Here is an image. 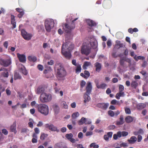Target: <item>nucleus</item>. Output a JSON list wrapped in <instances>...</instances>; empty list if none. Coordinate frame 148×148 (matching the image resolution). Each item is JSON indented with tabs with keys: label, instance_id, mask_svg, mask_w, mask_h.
<instances>
[{
	"label": "nucleus",
	"instance_id": "nucleus-1",
	"mask_svg": "<svg viewBox=\"0 0 148 148\" xmlns=\"http://www.w3.org/2000/svg\"><path fill=\"white\" fill-rule=\"evenodd\" d=\"M56 75L57 77H63L66 75V71L63 66L60 63H58L55 65Z\"/></svg>",
	"mask_w": 148,
	"mask_h": 148
},
{
	"label": "nucleus",
	"instance_id": "nucleus-2",
	"mask_svg": "<svg viewBox=\"0 0 148 148\" xmlns=\"http://www.w3.org/2000/svg\"><path fill=\"white\" fill-rule=\"evenodd\" d=\"M38 111L45 116H47L49 113V109L47 105L41 104L38 105L37 106Z\"/></svg>",
	"mask_w": 148,
	"mask_h": 148
},
{
	"label": "nucleus",
	"instance_id": "nucleus-3",
	"mask_svg": "<svg viewBox=\"0 0 148 148\" xmlns=\"http://www.w3.org/2000/svg\"><path fill=\"white\" fill-rule=\"evenodd\" d=\"M52 99L51 95L49 93H42L40 97V100L42 103H47L50 101Z\"/></svg>",
	"mask_w": 148,
	"mask_h": 148
},
{
	"label": "nucleus",
	"instance_id": "nucleus-4",
	"mask_svg": "<svg viewBox=\"0 0 148 148\" xmlns=\"http://www.w3.org/2000/svg\"><path fill=\"white\" fill-rule=\"evenodd\" d=\"M54 22L53 20H46L45 22V25L46 30L50 32L51 29L53 27Z\"/></svg>",
	"mask_w": 148,
	"mask_h": 148
},
{
	"label": "nucleus",
	"instance_id": "nucleus-5",
	"mask_svg": "<svg viewBox=\"0 0 148 148\" xmlns=\"http://www.w3.org/2000/svg\"><path fill=\"white\" fill-rule=\"evenodd\" d=\"M11 59L10 57L5 60L0 58V64L4 67H7L11 64Z\"/></svg>",
	"mask_w": 148,
	"mask_h": 148
},
{
	"label": "nucleus",
	"instance_id": "nucleus-6",
	"mask_svg": "<svg viewBox=\"0 0 148 148\" xmlns=\"http://www.w3.org/2000/svg\"><path fill=\"white\" fill-rule=\"evenodd\" d=\"M91 47L88 45H82L81 49V53L86 56L88 55L91 51Z\"/></svg>",
	"mask_w": 148,
	"mask_h": 148
},
{
	"label": "nucleus",
	"instance_id": "nucleus-7",
	"mask_svg": "<svg viewBox=\"0 0 148 148\" xmlns=\"http://www.w3.org/2000/svg\"><path fill=\"white\" fill-rule=\"evenodd\" d=\"M21 34L24 39L27 40H30L32 37V34L28 33L24 29L21 30Z\"/></svg>",
	"mask_w": 148,
	"mask_h": 148
},
{
	"label": "nucleus",
	"instance_id": "nucleus-8",
	"mask_svg": "<svg viewBox=\"0 0 148 148\" xmlns=\"http://www.w3.org/2000/svg\"><path fill=\"white\" fill-rule=\"evenodd\" d=\"M64 48V44H63L62 46L61 52L66 59L69 60L71 58V55L70 51L68 52Z\"/></svg>",
	"mask_w": 148,
	"mask_h": 148
},
{
	"label": "nucleus",
	"instance_id": "nucleus-9",
	"mask_svg": "<svg viewBox=\"0 0 148 148\" xmlns=\"http://www.w3.org/2000/svg\"><path fill=\"white\" fill-rule=\"evenodd\" d=\"M125 62L129 63V65H130L131 64V60L126 57H123L120 59L119 63L120 65L123 67L125 66Z\"/></svg>",
	"mask_w": 148,
	"mask_h": 148
},
{
	"label": "nucleus",
	"instance_id": "nucleus-10",
	"mask_svg": "<svg viewBox=\"0 0 148 148\" xmlns=\"http://www.w3.org/2000/svg\"><path fill=\"white\" fill-rule=\"evenodd\" d=\"M0 74L1 77L4 78H8L9 74L8 69L2 67L0 69Z\"/></svg>",
	"mask_w": 148,
	"mask_h": 148
},
{
	"label": "nucleus",
	"instance_id": "nucleus-11",
	"mask_svg": "<svg viewBox=\"0 0 148 148\" xmlns=\"http://www.w3.org/2000/svg\"><path fill=\"white\" fill-rule=\"evenodd\" d=\"M45 127L47 128H48L49 130L53 132H59V130L58 129L56 126H54L53 124H49L48 123L46 124L45 125Z\"/></svg>",
	"mask_w": 148,
	"mask_h": 148
},
{
	"label": "nucleus",
	"instance_id": "nucleus-12",
	"mask_svg": "<svg viewBox=\"0 0 148 148\" xmlns=\"http://www.w3.org/2000/svg\"><path fill=\"white\" fill-rule=\"evenodd\" d=\"M64 48L66 49V50H68L70 51L73 50L74 47L73 44L69 41L66 42V43H64Z\"/></svg>",
	"mask_w": 148,
	"mask_h": 148
},
{
	"label": "nucleus",
	"instance_id": "nucleus-13",
	"mask_svg": "<svg viewBox=\"0 0 148 148\" xmlns=\"http://www.w3.org/2000/svg\"><path fill=\"white\" fill-rule=\"evenodd\" d=\"M77 19V18H75L74 20L72 21V23L70 25H68L66 23H65L64 24V27L65 28L68 30V31H67V32H68L70 30H71L75 28V24L74 23Z\"/></svg>",
	"mask_w": 148,
	"mask_h": 148
},
{
	"label": "nucleus",
	"instance_id": "nucleus-14",
	"mask_svg": "<svg viewBox=\"0 0 148 148\" xmlns=\"http://www.w3.org/2000/svg\"><path fill=\"white\" fill-rule=\"evenodd\" d=\"M112 4L110 0H104L103 3V6L104 8H106L110 7Z\"/></svg>",
	"mask_w": 148,
	"mask_h": 148
},
{
	"label": "nucleus",
	"instance_id": "nucleus-15",
	"mask_svg": "<svg viewBox=\"0 0 148 148\" xmlns=\"http://www.w3.org/2000/svg\"><path fill=\"white\" fill-rule=\"evenodd\" d=\"M109 105L108 103H99L97 104V106L102 109L106 110Z\"/></svg>",
	"mask_w": 148,
	"mask_h": 148
},
{
	"label": "nucleus",
	"instance_id": "nucleus-16",
	"mask_svg": "<svg viewBox=\"0 0 148 148\" xmlns=\"http://www.w3.org/2000/svg\"><path fill=\"white\" fill-rule=\"evenodd\" d=\"M73 134L71 133L67 134L65 135V137L67 139L71 142L74 143L75 142V140L74 138H73Z\"/></svg>",
	"mask_w": 148,
	"mask_h": 148
},
{
	"label": "nucleus",
	"instance_id": "nucleus-17",
	"mask_svg": "<svg viewBox=\"0 0 148 148\" xmlns=\"http://www.w3.org/2000/svg\"><path fill=\"white\" fill-rule=\"evenodd\" d=\"M92 89V86L90 82H88L86 86V92L88 94H90Z\"/></svg>",
	"mask_w": 148,
	"mask_h": 148
},
{
	"label": "nucleus",
	"instance_id": "nucleus-18",
	"mask_svg": "<svg viewBox=\"0 0 148 148\" xmlns=\"http://www.w3.org/2000/svg\"><path fill=\"white\" fill-rule=\"evenodd\" d=\"M17 55L20 62L24 63L25 62L26 58L25 55L20 54L19 53H18Z\"/></svg>",
	"mask_w": 148,
	"mask_h": 148
},
{
	"label": "nucleus",
	"instance_id": "nucleus-19",
	"mask_svg": "<svg viewBox=\"0 0 148 148\" xmlns=\"http://www.w3.org/2000/svg\"><path fill=\"white\" fill-rule=\"evenodd\" d=\"M86 22L88 25L91 27H95L97 25V23L92 20L89 19H87Z\"/></svg>",
	"mask_w": 148,
	"mask_h": 148
},
{
	"label": "nucleus",
	"instance_id": "nucleus-20",
	"mask_svg": "<svg viewBox=\"0 0 148 148\" xmlns=\"http://www.w3.org/2000/svg\"><path fill=\"white\" fill-rule=\"evenodd\" d=\"M15 16L13 15H11V24L12 25L13 28H15L16 27V22L15 19Z\"/></svg>",
	"mask_w": 148,
	"mask_h": 148
},
{
	"label": "nucleus",
	"instance_id": "nucleus-21",
	"mask_svg": "<svg viewBox=\"0 0 148 148\" xmlns=\"http://www.w3.org/2000/svg\"><path fill=\"white\" fill-rule=\"evenodd\" d=\"M112 132H108L107 134H105L104 135L103 138L106 141H108L109 138L112 137Z\"/></svg>",
	"mask_w": 148,
	"mask_h": 148
},
{
	"label": "nucleus",
	"instance_id": "nucleus-22",
	"mask_svg": "<svg viewBox=\"0 0 148 148\" xmlns=\"http://www.w3.org/2000/svg\"><path fill=\"white\" fill-rule=\"evenodd\" d=\"M95 66L96 67V71L99 72L101 68V64L98 62H96L95 64Z\"/></svg>",
	"mask_w": 148,
	"mask_h": 148
},
{
	"label": "nucleus",
	"instance_id": "nucleus-23",
	"mask_svg": "<svg viewBox=\"0 0 148 148\" xmlns=\"http://www.w3.org/2000/svg\"><path fill=\"white\" fill-rule=\"evenodd\" d=\"M16 122H14L12 125L10 127V130L11 132H14V134H16L17 132L16 130Z\"/></svg>",
	"mask_w": 148,
	"mask_h": 148
},
{
	"label": "nucleus",
	"instance_id": "nucleus-24",
	"mask_svg": "<svg viewBox=\"0 0 148 148\" xmlns=\"http://www.w3.org/2000/svg\"><path fill=\"white\" fill-rule=\"evenodd\" d=\"M45 90L44 87L42 86H39L37 89L36 93L39 94L41 93H44V92Z\"/></svg>",
	"mask_w": 148,
	"mask_h": 148
},
{
	"label": "nucleus",
	"instance_id": "nucleus-25",
	"mask_svg": "<svg viewBox=\"0 0 148 148\" xmlns=\"http://www.w3.org/2000/svg\"><path fill=\"white\" fill-rule=\"evenodd\" d=\"M90 94H88L87 93H85L84 94V103H86L87 102L89 101L90 99V98L89 96Z\"/></svg>",
	"mask_w": 148,
	"mask_h": 148
},
{
	"label": "nucleus",
	"instance_id": "nucleus-26",
	"mask_svg": "<svg viewBox=\"0 0 148 148\" xmlns=\"http://www.w3.org/2000/svg\"><path fill=\"white\" fill-rule=\"evenodd\" d=\"M137 140V138L135 136H132L130 138V139H128L127 141L131 144L134 143Z\"/></svg>",
	"mask_w": 148,
	"mask_h": 148
},
{
	"label": "nucleus",
	"instance_id": "nucleus-27",
	"mask_svg": "<svg viewBox=\"0 0 148 148\" xmlns=\"http://www.w3.org/2000/svg\"><path fill=\"white\" fill-rule=\"evenodd\" d=\"M146 107V105L143 103H139L137 106V109L139 110H141Z\"/></svg>",
	"mask_w": 148,
	"mask_h": 148
},
{
	"label": "nucleus",
	"instance_id": "nucleus-28",
	"mask_svg": "<svg viewBox=\"0 0 148 148\" xmlns=\"http://www.w3.org/2000/svg\"><path fill=\"white\" fill-rule=\"evenodd\" d=\"M120 120L119 121L116 122V124L117 125H120L123 124L124 123L123 118V115L120 116Z\"/></svg>",
	"mask_w": 148,
	"mask_h": 148
},
{
	"label": "nucleus",
	"instance_id": "nucleus-29",
	"mask_svg": "<svg viewBox=\"0 0 148 148\" xmlns=\"http://www.w3.org/2000/svg\"><path fill=\"white\" fill-rule=\"evenodd\" d=\"M91 64L90 62L85 61L82 66L83 69L84 70H86L87 69V67L90 66Z\"/></svg>",
	"mask_w": 148,
	"mask_h": 148
},
{
	"label": "nucleus",
	"instance_id": "nucleus-30",
	"mask_svg": "<svg viewBox=\"0 0 148 148\" xmlns=\"http://www.w3.org/2000/svg\"><path fill=\"white\" fill-rule=\"evenodd\" d=\"M53 108L55 113L58 114L59 112L60 108L56 104H54L53 106Z\"/></svg>",
	"mask_w": 148,
	"mask_h": 148
},
{
	"label": "nucleus",
	"instance_id": "nucleus-31",
	"mask_svg": "<svg viewBox=\"0 0 148 148\" xmlns=\"http://www.w3.org/2000/svg\"><path fill=\"white\" fill-rule=\"evenodd\" d=\"M125 122L127 123H129L132 122L133 120V118L130 116H128L125 119Z\"/></svg>",
	"mask_w": 148,
	"mask_h": 148
},
{
	"label": "nucleus",
	"instance_id": "nucleus-32",
	"mask_svg": "<svg viewBox=\"0 0 148 148\" xmlns=\"http://www.w3.org/2000/svg\"><path fill=\"white\" fill-rule=\"evenodd\" d=\"M86 120V118L84 117H82V118L78 121V124L79 125H83L84 123H85Z\"/></svg>",
	"mask_w": 148,
	"mask_h": 148
},
{
	"label": "nucleus",
	"instance_id": "nucleus-33",
	"mask_svg": "<svg viewBox=\"0 0 148 148\" xmlns=\"http://www.w3.org/2000/svg\"><path fill=\"white\" fill-rule=\"evenodd\" d=\"M48 136V134H47L42 133L41 134L40 138L42 140H43L45 139Z\"/></svg>",
	"mask_w": 148,
	"mask_h": 148
},
{
	"label": "nucleus",
	"instance_id": "nucleus-34",
	"mask_svg": "<svg viewBox=\"0 0 148 148\" xmlns=\"http://www.w3.org/2000/svg\"><path fill=\"white\" fill-rule=\"evenodd\" d=\"M124 95V92H119L117 93L116 95V98L118 99H119L120 98V97L121 96H123Z\"/></svg>",
	"mask_w": 148,
	"mask_h": 148
},
{
	"label": "nucleus",
	"instance_id": "nucleus-35",
	"mask_svg": "<svg viewBox=\"0 0 148 148\" xmlns=\"http://www.w3.org/2000/svg\"><path fill=\"white\" fill-rule=\"evenodd\" d=\"M76 66V69L75 70L76 73H80L81 71V66L80 64H78Z\"/></svg>",
	"mask_w": 148,
	"mask_h": 148
},
{
	"label": "nucleus",
	"instance_id": "nucleus-36",
	"mask_svg": "<svg viewBox=\"0 0 148 148\" xmlns=\"http://www.w3.org/2000/svg\"><path fill=\"white\" fill-rule=\"evenodd\" d=\"M28 59L30 62H35L37 60V58L35 56H29L28 57Z\"/></svg>",
	"mask_w": 148,
	"mask_h": 148
},
{
	"label": "nucleus",
	"instance_id": "nucleus-37",
	"mask_svg": "<svg viewBox=\"0 0 148 148\" xmlns=\"http://www.w3.org/2000/svg\"><path fill=\"white\" fill-rule=\"evenodd\" d=\"M138 85V83L135 81H132L131 84V86L135 89L136 88Z\"/></svg>",
	"mask_w": 148,
	"mask_h": 148
},
{
	"label": "nucleus",
	"instance_id": "nucleus-38",
	"mask_svg": "<svg viewBox=\"0 0 148 148\" xmlns=\"http://www.w3.org/2000/svg\"><path fill=\"white\" fill-rule=\"evenodd\" d=\"M107 86V84L104 83H102L100 85H99L97 88L98 89H104Z\"/></svg>",
	"mask_w": 148,
	"mask_h": 148
},
{
	"label": "nucleus",
	"instance_id": "nucleus-39",
	"mask_svg": "<svg viewBox=\"0 0 148 148\" xmlns=\"http://www.w3.org/2000/svg\"><path fill=\"white\" fill-rule=\"evenodd\" d=\"M91 47L93 49H95L97 47V43L95 41H94L90 42Z\"/></svg>",
	"mask_w": 148,
	"mask_h": 148
},
{
	"label": "nucleus",
	"instance_id": "nucleus-40",
	"mask_svg": "<svg viewBox=\"0 0 148 148\" xmlns=\"http://www.w3.org/2000/svg\"><path fill=\"white\" fill-rule=\"evenodd\" d=\"M21 78V76L17 72L15 73L14 74V79L15 80L20 79Z\"/></svg>",
	"mask_w": 148,
	"mask_h": 148
},
{
	"label": "nucleus",
	"instance_id": "nucleus-41",
	"mask_svg": "<svg viewBox=\"0 0 148 148\" xmlns=\"http://www.w3.org/2000/svg\"><path fill=\"white\" fill-rule=\"evenodd\" d=\"M61 105L63 108L65 109H67L68 108V106L66 104V103L64 101H62L61 103Z\"/></svg>",
	"mask_w": 148,
	"mask_h": 148
},
{
	"label": "nucleus",
	"instance_id": "nucleus-42",
	"mask_svg": "<svg viewBox=\"0 0 148 148\" xmlns=\"http://www.w3.org/2000/svg\"><path fill=\"white\" fill-rule=\"evenodd\" d=\"M79 115V114L78 112H76L73 113L72 115V117L73 119H75Z\"/></svg>",
	"mask_w": 148,
	"mask_h": 148
},
{
	"label": "nucleus",
	"instance_id": "nucleus-43",
	"mask_svg": "<svg viewBox=\"0 0 148 148\" xmlns=\"http://www.w3.org/2000/svg\"><path fill=\"white\" fill-rule=\"evenodd\" d=\"M21 69L23 74L25 75H27L28 73V72L24 67L21 68Z\"/></svg>",
	"mask_w": 148,
	"mask_h": 148
},
{
	"label": "nucleus",
	"instance_id": "nucleus-44",
	"mask_svg": "<svg viewBox=\"0 0 148 148\" xmlns=\"http://www.w3.org/2000/svg\"><path fill=\"white\" fill-rule=\"evenodd\" d=\"M125 112L126 114H130L131 113L130 109L129 108L125 107Z\"/></svg>",
	"mask_w": 148,
	"mask_h": 148
},
{
	"label": "nucleus",
	"instance_id": "nucleus-45",
	"mask_svg": "<svg viewBox=\"0 0 148 148\" xmlns=\"http://www.w3.org/2000/svg\"><path fill=\"white\" fill-rule=\"evenodd\" d=\"M84 74L86 76V79L88 78L90 76V73L89 72L86 70H85L84 71Z\"/></svg>",
	"mask_w": 148,
	"mask_h": 148
},
{
	"label": "nucleus",
	"instance_id": "nucleus-46",
	"mask_svg": "<svg viewBox=\"0 0 148 148\" xmlns=\"http://www.w3.org/2000/svg\"><path fill=\"white\" fill-rule=\"evenodd\" d=\"M108 115L111 117H113L115 115L114 113L112 110H109L108 112Z\"/></svg>",
	"mask_w": 148,
	"mask_h": 148
},
{
	"label": "nucleus",
	"instance_id": "nucleus-47",
	"mask_svg": "<svg viewBox=\"0 0 148 148\" xmlns=\"http://www.w3.org/2000/svg\"><path fill=\"white\" fill-rule=\"evenodd\" d=\"M119 92H123V91L124 90V87L122 85H119Z\"/></svg>",
	"mask_w": 148,
	"mask_h": 148
},
{
	"label": "nucleus",
	"instance_id": "nucleus-48",
	"mask_svg": "<svg viewBox=\"0 0 148 148\" xmlns=\"http://www.w3.org/2000/svg\"><path fill=\"white\" fill-rule=\"evenodd\" d=\"M86 84V83L85 81L84 80L81 81L80 84L81 88H83L85 86Z\"/></svg>",
	"mask_w": 148,
	"mask_h": 148
},
{
	"label": "nucleus",
	"instance_id": "nucleus-49",
	"mask_svg": "<svg viewBox=\"0 0 148 148\" xmlns=\"http://www.w3.org/2000/svg\"><path fill=\"white\" fill-rule=\"evenodd\" d=\"M16 11L20 13H24V10L22 9L19 8H17L16 9Z\"/></svg>",
	"mask_w": 148,
	"mask_h": 148
},
{
	"label": "nucleus",
	"instance_id": "nucleus-50",
	"mask_svg": "<svg viewBox=\"0 0 148 148\" xmlns=\"http://www.w3.org/2000/svg\"><path fill=\"white\" fill-rule=\"evenodd\" d=\"M121 132L122 136L123 137L126 136L128 134V133L127 132L123 131Z\"/></svg>",
	"mask_w": 148,
	"mask_h": 148
},
{
	"label": "nucleus",
	"instance_id": "nucleus-51",
	"mask_svg": "<svg viewBox=\"0 0 148 148\" xmlns=\"http://www.w3.org/2000/svg\"><path fill=\"white\" fill-rule=\"evenodd\" d=\"M120 147H127V143H122L120 145Z\"/></svg>",
	"mask_w": 148,
	"mask_h": 148
},
{
	"label": "nucleus",
	"instance_id": "nucleus-52",
	"mask_svg": "<svg viewBox=\"0 0 148 148\" xmlns=\"http://www.w3.org/2000/svg\"><path fill=\"white\" fill-rule=\"evenodd\" d=\"M38 69L40 71H42L43 69V67L42 65L41 64H38Z\"/></svg>",
	"mask_w": 148,
	"mask_h": 148
},
{
	"label": "nucleus",
	"instance_id": "nucleus-53",
	"mask_svg": "<svg viewBox=\"0 0 148 148\" xmlns=\"http://www.w3.org/2000/svg\"><path fill=\"white\" fill-rule=\"evenodd\" d=\"M54 63V61L53 60H51L50 61L48 62L47 64L49 65H53Z\"/></svg>",
	"mask_w": 148,
	"mask_h": 148
},
{
	"label": "nucleus",
	"instance_id": "nucleus-54",
	"mask_svg": "<svg viewBox=\"0 0 148 148\" xmlns=\"http://www.w3.org/2000/svg\"><path fill=\"white\" fill-rule=\"evenodd\" d=\"M2 132L5 135H7L8 134V131L6 129H4L2 130Z\"/></svg>",
	"mask_w": 148,
	"mask_h": 148
},
{
	"label": "nucleus",
	"instance_id": "nucleus-55",
	"mask_svg": "<svg viewBox=\"0 0 148 148\" xmlns=\"http://www.w3.org/2000/svg\"><path fill=\"white\" fill-rule=\"evenodd\" d=\"M78 137L79 138H82L83 137V134L81 132H80L78 134Z\"/></svg>",
	"mask_w": 148,
	"mask_h": 148
},
{
	"label": "nucleus",
	"instance_id": "nucleus-56",
	"mask_svg": "<svg viewBox=\"0 0 148 148\" xmlns=\"http://www.w3.org/2000/svg\"><path fill=\"white\" fill-rule=\"evenodd\" d=\"M115 127V126L113 125H111L108 127V128L109 130H113Z\"/></svg>",
	"mask_w": 148,
	"mask_h": 148
},
{
	"label": "nucleus",
	"instance_id": "nucleus-57",
	"mask_svg": "<svg viewBox=\"0 0 148 148\" xmlns=\"http://www.w3.org/2000/svg\"><path fill=\"white\" fill-rule=\"evenodd\" d=\"M34 131L35 132V133H36V134H38L39 133L40 131L39 129L37 127H36L34 128Z\"/></svg>",
	"mask_w": 148,
	"mask_h": 148
},
{
	"label": "nucleus",
	"instance_id": "nucleus-58",
	"mask_svg": "<svg viewBox=\"0 0 148 148\" xmlns=\"http://www.w3.org/2000/svg\"><path fill=\"white\" fill-rule=\"evenodd\" d=\"M142 139V137L140 135H138V140L137 141L138 142H140L141 141Z\"/></svg>",
	"mask_w": 148,
	"mask_h": 148
},
{
	"label": "nucleus",
	"instance_id": "nucleus-59",
	"mask_svg": "<svg viewBox=\"0 0 148 148\" xmlns=\"http://www.w3.org/2000/svg\"><path fill=\"white\" fill-rule=\"evenodd\" d=\"M107 44L108 46L110 47L112 45V43L110 40H108L107 42Z\"/></svg>",
	"mask_w": 148,
	"mask_h": 148
},
{
	"label": "nucleus",
	"instance_id": "nucleus-60",
	"mask_svg": "<svg viewBox=\"0 0 148 148\" xmlns=\"http://www.w3.org/2000/svg\"><path fill=\"white\" fill-rule=\"evenodd\" d=\"M92 132H87L86 134V136H88L92 135Z\"/></svg>",
	"mask_w": 148,
	"mask_h": 148
},
{
	"label": "nucleus",
	"instance_id": "nucleus-61",
	"mask_svg": "<svg viewBox=\"0 0 148 148\" xmlns=\"http://www.w3.org/2000/svg\"><path fill=\"white\" fill-rule=\"evenodd\" d=\"M92 122L90 119L87 120L86 119L85 124H90Z\"/></svg>",
	"mask_w": 148,
	"mask_h": 148
},
{
	"label": "nucleus",
	"instance_id": "nucleus-62",
	"mask_svg": "<svg viewBox=\"0 0 148 148\" xmlns=\"http://www.w3.org/2000/svg\"><path fill=\"white\" fill-rule=\"evenodd\" d=\"M117 100L115 99H113L111 102V104L112 105H115L116 103Z\"/></svg>",
	"mask_w": 148,
	"mask_h": 148
},
{
	"label": "nucleus",
	"instance_id": "nucleus-63",
	"mask_svg": "<svg viewBox=\"0 0 148 148\" xmlns=\"http://www.w3.org/2000/svg\"><path fill=\"white\" fill-rule=\"evenodd\" d=\"M6 92L7 94L8 95H11V92L10 90H9L8 88L6 90Z\"/></svg>",
	"mask_w": 148,
	"mask_h": 148
},
{
	"label": "nucleus",
	"instance_id": "nucleus-64",
	"mask_svg": "<svg viewBox=\"0 0 148 148\" xmlns=\"http://www.w3.org/2000/svg\"><path fill=\"white\" fill-rule=\"evenodd\" d=\"M147 64V62L146 61H143V64H142V67H145Z\"/></svg>",
	"mask_w": 148,
	"mask_h": 148
}]
</instances>
